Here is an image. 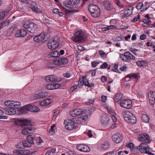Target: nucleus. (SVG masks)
I'll return each instance as SVG.
<instances>
[{
  "label": "nucleus",
  "instance_id": "53",
  "mask_svg": "<svg viewBox=\"0 0 155 155\" xmlns=\"http://www.w3.org/2000/svg\"><path fill=\"white\" fill-rule=\"evenodd\" d=\"M71 4L73 5L78 4L80 2V0H69Z\"/></svg>",
  "mask_w": 155,
  "mask_h": 155
},
{
  "label": "nucleus",
  "instance_id": "60",
  "mask_svg": "<svg viewBox=\"0 0 155 155\" xmlns=\"http://www.w3.org/2000/svg\"><path fill=\"white\" fill-rule=\"evenodd\" d=\"M117 152L116 151H112V152H109L105 155H116Z\"/></svg>",
  "mask_w": 155,
  "mask_h": 155
},
{
  "label": "nucleus",
  "instance_id": "16",
  "mask_svg": "<svg viewBox=\"0 0 155 155\" xmlns=\"http://www.w3.org/2000/svg\"><path fill=\"white\" fill-rule=\"evenodd\" d=\"M50 35L49 34H45V32H42L39 35V41L44 42L47 41L49 38Z\"/></svg>",
  "mask_w": 155,
  "mask_h": 155
},
{
  "label": "nucleus",
  "instance_id": "15",
  "mask_svg": "<svg viewBox=\"0 0 155 155\" xmlns=\"http://www.w3.org/2000/svg\"><path fill=\"white\" fill-rule=\"evenodd\" d=\"M109 118L107 114H104L101 116V122L104 126H107L109 122Z\"/></svg>",
  "mask_w": 155,
  "mask_h": 155
},
{
  "label": "nucleus",
  "instance_id": "45",
  "mask_svg": "<svg viewBox=\"0 0 155 155\" xmlns=\"http://www.w3.org/2000/svg\"><path fill=\"white\" fill-rule=\"evenodd\" d=\"M8 22L7 21H5L0 25V29H2L3 27L8 25Z\"/></svg>",
  "mask_w": 155,
  "mask_h": 155
},
{
  "label": "nucleus",
  "instance_id": "41",
  "mask_svg": "<svg viewBox=\"0 0 155 155\" xmlns=\"http://www.w3.org/2000/svg\"><path fill=\"white\" fill-rule=\"evenodd\" d=\"M137 76L136 74H133L132 75H128L125 77V79L126 81H128L130 79H132L133 78H137Z\"/></svg>",
  "mask_w": 155,
  "mask_h": 155
},
{
  "label": "nucleus",
  "instance_id": "33",
  "mask_svg": "<svg viewBox=\"0 0 155 155\" xmlns=\"http://www.w3.org/2000/svg\"><path fill=\"white\" fill-rule=\"evenodd\" d=\"M13 101H5L4 105L5 106L9 108L13 107Z\"/></svg>",
  "mask_w": 155,
  "mask_h": 155
},
{
  "label": "nucleus",
  "instance_id": "21",
  "mask_svg": "<svg viewBox=\"0 0 155 155\" xmlns=\"http://www.w3.org/2000/svg\"><path fill=\"white\" fill-rule=\"evenodd\" d=\"M16 110L13 107H10L7 109L6 111V113L10 115H13L16 113Z\"/></svg>",
  "mask_w": 155,
  "mask_h": 155
},
{
  "label": "nucleus",
  "instance_id": "46",
  "mask_svg": "<svg viewBox=\"0 0 155 155\" xmlns=\"http://www.w3.org/2000/svg\"><path fill=\"white\" fill-rule=\"evenodd\" d=\"M45 145V143L40 137H39V148L42 147Z\"/></svg>",
  "mask_w": 155,
  "mask_h": 155
},
{
  "label": "nucleus",
  "instance_id": "23",
  "mask_svg": "<svg viewBox=\"0 0 155 155\" xmlns=\"http://www.w3.org/2000/svg\"><path fill=\"white\" fill-rule=\"evenodd\" d=\"M132 116H133V115L130 111H127L124 112V120L126 121H127L128 120V119L129 118L132 117Z\"/></svg>",
  "mask_w": 155,
  "mask_h": 155
},
{
  "label": "nucleus",
  "instance_id": "10",
  "mask_svg": "<svg viewBox=\"0 0 155 155\" xmlns=\"http://www.w3.org/2000/svg\"><path fill=\"white\" fill-rule=\"evenodd\" d=\"M32 105L31 104H27L21 108V112L23 114H25L29 111H35L34 110H32Z\"/></svg>",
  "mask_w": 155,
  "mask_h": 155
},
{
  "label": "nucleus",
  "instance_id": "31",
  "mask_svg": "<svg viewBox=\"0 0 155 155\" xmlns=\"http://www.w3.org/2000/svg\"><path fill=\"white\" fill-rule=\"evenodd\" d=\"M141 21L144 23L143 25L144 27L147 26V25H150L151 23V21L148 18L143 19Z\"/></svg>",
  "mask_w": 155,
  "mask_h": 155
},
{
  "label": "nucleus",
  "instance_id": "11",
  "mask_svg": "<svg viewBox=\"0 0 155 155\" xmlns=\"http://www.w3.org/2000/svg\"><path fill=\"white\" fill-rule=\"evenodd\" d=\"M68 59L65 57L59 58L54 61V64L56 65L65 64L68 63Z\"/></svg>",
  "mask_w": 155,
  "mask_h": 155
},
{
  "label": "nucleus",
  "instance_id": "25",
  "mask_svg": "<svg viewBox=\"0 0 155 155\" xmlns=\"http://www.w3.org/2000/svg\"><path fill=\"white\" fill-rule=\"evenodd\" d=\"M99 8L96 5L92 4H91L88 8L89 10L91 13L95 11L99 10Z\"/></svg>",
  "mask_w": 155,
  "mask_h": 155
},
{
  "label": "nucleus",
  "instance_id": "40",
  "mask_svg": "<svg viewBox=\"0 0 155 155\" xmlns=\"http://www.w3.org/2000/svg\"><path fill=\"white\" fill-rule=\"evenodd\" d=\"M63 4L65 8H66L68 9L74 7L71 4H69L67 2H64L63 3Z\"/></svg>",
  "mask_w": 155,
  "mask_h": 155
},
{
  "label": "nucleus",
  "instance_id": "37",
  "mask_svg": "<svg viewBox=\"0 0 155 155\" xmlns=\"http://www.w3.org/2000/svg\"><path fill=\"white\" fill-rule=\"evenodd\" d=\"M146 63L144 61H139L136 62L137 65L140 67L145 65Z\"/></svg>",
  "mask_w": 155,
  "mask_h": 155
},
{
  "label": "nucleus",
  "instance_id": "62",
  "mask_svg": "<svg viewBox=\"0 0 155 155\" xmlns=\"http://www.w3.org/2000/svg\"><path fill=\"white\" fill-rule=\"evenodd\" d=\"M22 154L29 155L30 154V152L28 150H22Z\"/></svg>",
  "mask_w": 155,
  "mask_h": 155
},
{
  "label": "nucleus",
  "instance_id": "2",
  "mask_svg": "<svg viewBox=\"0 0 155 155\" xmlns=\"http://www.w3.org/2000/svg\"><path fill=\"white\" fill-rule=\"evenodd\" d=\"M60 42L59 38L57 36L50 39L48 43L47 46L48 49L53 50L58 47Z\"/></svg>",
  "mask_w": 155,
  "mask_h": 155
},
{
  "label": "nucleus",
  "instance_id": "39",
  "mask_svg": "<svg viewBox=\"0 0 155 155\" xmlns=\"http://www.w3.org/2000/svg\"><path fill=\"white\" fill-rule=\"evenodd\" d=\"M141 119L142 120L146 123H147L149 120V118L148 116L145 114H143L142 115Z\"/></svg>",
  "mask_w": 155,
  "mask_h": 155
},
{
  "label": "nucleus",
  "instance_id": "52",
  "mask_svg": "<svg viewBox=\"0 0 155 155\" xmlns=\"http://www.w3.org/2000/svg\"><path fill=\"white\" fill-rule=\"evenodd\" d=\"M54 87L53 84H48L46 86V88L50 90L54 89V87Z\"/></svg>",
  "mask_w": 155,
  "mask_h": 155
},
{
  "label": "nucleus",
  "instance_id": "35",
  "mask_svg": "<svg viewBox=\"0 0 155 155\" xmlns=\"http://www.w3.org/2000/svg\"><path fill=\"white\" fill-rule=\"evenodd\" d=\"M21 104L20 102L13 101V107L15 109L19 108L21 107Z\"/></svg>",
  "mask_w": 155,
  "mask_h": 155
},
{
  "label": "nucleus",
  "instance_id": "3",
  "mask_svg": "<svg viewBox=\"0 0 155 155\" xmlns=\"http://www.w3.org/2000/svg\"><path fill=\"white\" fill-rule=\"evenodd\" d=\"M139 141L145 143H149L151 142L149 136L147 133H143L140 134L138 136Z\"/></svg>",
  "mask_w": 155,
  "mask_h": 155
},
{
  "label": "nucleus",
  "instance_id": "14",
  "mask_svg": "<svg viewBox=\"0 0 155 155\" xmlns=\"http://www.w3.org/2000/svg\"><path fill=\"white\" fill-rule=\"evenodd\" d=\"M103 5L105 8L108 11H111L114 8L113 5L108 1H104L103 2Z\"/></svg>",
  "mask_w": 155,
  "mask_h": 155
},
{
  "label": "nucleus",
  "instance_id": "13",
  "mask_svg": "<svg viewBox=\"0 0 155 155\" xmlns=\"http://www.w3.org/2000/svg\"><path fill=\"white\" fill-rule=\"evenodd\" d=\"M77 149L79 151L88 152L90 151V149L89 147L85 145H79L77 146Z\"/></svg>",
  "mask_w": 155,
  "mask_h": 155
},
{
  "label": "nucleus",
  "instance_id": "42",
  "mask_svg": "<svg viewBox=\"0 0 155 155\" xmlns=\"http://www.w3.org/2000/svg\"><path fill=\"white\" fill-rule=\"evenodd\" d=\"M55 125H53L51 126V128L49 130V132L52 135L54 134L55 131Z\"/></svg>",
  "mask_w": 155,
  "mask_h": 155
},
{
  "label": "nucleus",
  "instance_id": "43",
  "mask_svg": "<svg viewBox=\"0 0 155 155\" xmlns=\"http://www.w3.org/2000/svg\"><path fill=\"white\" fill-rule=\"evenodd\" d=\"M31 8L34 11L37 12L38 11V8L37 5L35 3H33L31 5Z\"/></svg>",
  "mask_w": 155,
  "mask_h": 155
},
{
  "label": "nucleus",
  "instance_id": "9",
  "mask_svg": "<svg viewBox=\"0 0 155 155\" xmlns=\"http://www.w3.org/2000/svg\"><path fill=\"white\" fill-rule=\"evenodd\" d=\"M123 139L122 134L120 133H117L113 135L112 137L113 140L116 143L120 142Z\"/></svg>",
  "mask_w": 155,
  "mask_h": 155
},
{
  "label": "nucleus",
  "instance_id": "64",
  "mask_svg": "<svg viewBox=\"0 0 155 155\" xmlns=\"http://www.w3.org/2000/svg\"><path fill=\"white\" fill-rule=\"evenodd\" d=\"M120 59L123 60V61H124L126 58H127V57L124 55V54H120Z\"/></svg>",
  "mask_w": 155,
  "mask_h": 155
},
{
  "label": "nucleus",
  "instance_id": "49",
  "mask_svg": "<svg viewBox=\"0 0 155 155\" xmlns=\"http://www.w3.org/2000/svg\"><path fill=\"white\" fill-rule=\"evenodd\" d=\"M39 97L38 94H34L32 95L30 97V98L32 100L37 99Z\"/></svg>",
  "mask_w": 155,
  "mask_h": 155
},
{
  "label": "nucleus",
  "instance_id": "44",
  "mask_svg": "<svg viewBox=\"0 0 155 155\" xmlns=\"http://www.w3.org/2000/svg\"><path fill=\"white\" fill-rule=\"evenodd\" d=\"M13 153L17 155H22V150L16 149L13 151Z\"/></svg>",
  "mask_w": 155,
  "mask_h": 155
},
{
  "label": "nucleus",
  "instance_id": "47",
  "mask_svg": "<svg viewBox=\"0 0 155 155\" xmlns=\"http://www.w3.org/2000/svg\"><path fill=\"white\" fill-rule=\"evenodd\" d=\"M130 51L132 52L135 56L137 57H139V54H138L137 52L139 50L136 49L131 48L130 50Z\"/></svg>",
  "mask_w": 155,
  "mask_h": 155
},
{
  "label": "nucleus",
  "instance_id": "5",
  "mask_svg": "<svg viewBox=\"0 0 155 155\" xmlns=\"http://www.w3.org/2000/svg\"><path fill=\"white\" fill-rule=\"evenodd\" d=\"M65 128L69 130L76 129L77 127L76 123L70 120H66L64 121Z\"/></svg>",
  "mask_w": 155,
  "mask_h": 155
},
{
  "label": "nucleus",
  "instance_id": "20",
  "mask_svg": "<svg viewBox=\"0 0 155 155\" xmlns=\"http://www.w3.org/2000/svg\"><path fill=\"white\" fill-rule=\"evenodd\" d=\"M86 76H85L82 77L81 78H80L79 83L80 84H81L82 82H83V84H84L85 85L87 86L88 87H91V85L90 83L88 82V81L87 79H86Z\"/></svg>",
  "mask_w": 155,
  "mask_h": 155
},
{
  "label": "nucleus",
  "instance_id": "17",
  "mask_svg": "<svg viewBox=\"0 0 155 155\" xmlns=\"http://www.w3.org/2000/svg\"><path fill=\"white\" fill-rule=\"evenodd\" d=\"M27 33L25 30L21 29L17 31L15 36L18 38L22 37L25 36L27 35Z\"/></svg>",
  "mask_w": 155,
  "mask_h": 155
},
{
  "label": "nucleus",
  "instance_id": "30",
  "mask_svg": "<svg viewBox=\"0 0 155 155\" xmlns=\"http://www.w3.org/2000/svg\"><path fill=\"white\" fill-rule=\"evenodd\" d=\"M121 94L119 93H117L115 95L114 97V100L115 102H117L119 101L122 98Z\"/></svg>",
  "mask_w": 155,
  "mask_h": 155
},
{
  "label": "nucleus",
  "instance_id": "18",
  "mask_svg": "<svg viewBox=\"0 0 155 155\" xmlns=\"http://www.w3.org/2000/svg\"><path fill=\"white\" fill-rule=\"evenodd\" d=\"M148 97L151 104H153L155 103V92L150 91L148 94Z\"/></svg>",
  "mask_w": 155,
  "mask_h": 155
},
{
  "label": "nucleus",
  "instance_id": "19",
  "mask_svg": "<svg viewBox=\"0 0 155 155\" xmlns=\"http://www.w3.org/2000/svg\"><path fill=\"white\" fill-rule=\"evenodd\" d=\"M133 8L132 7H130L126 9L124 12V17H128L132 14Z\"/></svg>",
  "mask_w": 155,
  "mask_h": 155
},
{
  "label": "nucleus",
  "instance_id": "59",
  "mask_svg": "<svg viewBox=\"0 0 155 155\" xmlns=\"http://www.w3.org/2000/svg\"><path fill=\"white\" fill-rule=\"evenodd\" d=\"M74 152L72 151L68 150L66 151V155H74Z\"/></svg>",
  "mask_w": 155,
  "mask_h": 155
},
{
  "label": "nucleus",
  "instance_id": "28",
  "mask_svg": "<svg viewBox=\"0 0 155 155\" xmlns=\"http://www.w3.org/2000/svg\"><path fill=\"white\" fill-rule=\"evenodd\" d=\"M126 121L130 124H134L136 122V118L134 116H132V117L129 118L128 119V120L127 121Z\"/></svg>",
  "mask_w": 155,
  "mask_h": 155
},
{
  "label": "nucleus",
  "instance_id": "61",
  "mask_svg": "<svg viewBox=\"0 0 155 155\" xmlns=\"http://www.w3.org/2000/svg\"><path fill=\"white\" fill-rule=\"evenodd\" d=\"M99 54L101 55L102 58H104L106 56L105 53L103 51L100 50L99 51Z\"/></svg>",
  "mask_w": 155,
  "mask_h": 155
},
{
  "label": "nucleus",
  "instance_id": "58",
  "mask_svg": "<svg viewBox=\"0 0 155 155\" xmlns=\"http://www.w3.org/2000/svg\"><path fill=\"white\" fill-rule=\"evenodd\" d=\"M116 5L118 6L121 8H124V5L120 2L119 0H117L116 2Z\"/></svg>",
  "mask_w": 155,
  "mask_h": 155
},
{
  "label": "nucleus",
  "instance_id": "36",
  "mask_svg": "<svg viewBox=\"0 0 155 155\" xmlns=\"http://www.w3.org/2000/svg\"><path fill=\"white\" fill-rule=\"evenodd\" d=\"M27 139L28 142L30 143L31 145L34 144V138L31 135L28 136Z\"/></svg>",
  "mask_w": 155,
  "mask_h": 155
},
{
  "label": "nucleus",
  "instance_id": "7",
  "mask_svg": "<svg viewBox=\"0 0 155 155\" xmlns=\"http://www.w3.org/2000/svg\"><path fill=\"white\" fill-rule=\"evenodd\" d=\"M120 105L124 108L130 109L132 106V102L130 100L124 99L121 101Z\"/></svg>",
  "mask_w": 155,
  "mask_h": 155
},
{
  "label": "nucleus",
  "instance_id": "54",
  "mask_svg": "<svg viewBox=\"0 0 155 155\" xmlns=\"http://www.w3.org/2000/svg\"><path fill=\"white\" fill-rule=\"evenodd\" d=\"M3 112L0 109V119H6L7 118V117L5 116H2L3 114Z\"/></svg>",
  "mask_w": 155,
  "mask_h": 155
},
{
  "label": "nucleus",
  "instance_id": "1",
  "mask_svg": "<svg viewBox=\"0 0 155 155\" xmlns=\"http://www.w3.org/2000/svg\"><path fill=\"white\" fill-rule=\"evenodd\" d=\"M83 111L81 109H76L74 110L69 112L70 115L73 117H76L81 115L82 116L79 118V120L82 122L87 120L88 117V116L85 113L83 114Z\"/></svg>",
  "mask_w": 155,
  "mask_h": 155
},
{
  "label": "nucleus",
  "instance_id": "6",
  "mask_svg": "<svg viewBox=\"0 0 155 155\" xmlns=\"http://www.w3.org/2000/svg\"><path fill=\"white\" fill-rule=\"evenodd\" d=\"M23 26V27L27 29L29 32L32 33H35V31L36 25L34 23L27 22L25 23Z\"/></svg>",
  "mask_w": 155,
  "mask_h": 155
},
{
  "label": "nucleus",
  "instance_id": "50",
  "mask_svg": "<svg viewBox=\"0 0 155 155\" xmlns=\"http://www.w3.org/2000/svg\"><path fill=\"white\" fill-rule=\"evenodd\" d=\"M22 143L23 145V146L24 147H30L31 146V145L30 143H28V141H26L25 140L23 141H22Z\"/></svg>",
  "mask_w": 155,
  "mask_h": 155
},
{
  "label": "nucleus",
  "instance_id": "57",
  "mask_svg": "<svg viewBox=\"0 0 155 155\" xmlns=\"http://www.w3.org/2000/svg\"><path fill=\"white\" fill-rule=\"evenodd\" d=\"M143 6V4L142 2H140L136 5V8L137 9H140L142 8Z\"/></svg>",
  "mask_w": 155,
  "mask_h": 155
},
{
  "label": "nucleus",
  "instance_id": "24",
  "mask_svg": "<svg viewBox=\"0 0 155 155\" xmlns=\"http://www.w3.org/2000/svg\"><path fill=\"white\" fill-rule=\"evenodd\" d=\"M45 80L48 82H54L57 80L55 76L53 75L47 76L45 78Z\"/></svg>",
  "mask_w": 155,
  "mask_h": 155
},
{
  "label": "nucleus",
  "instance_id": "63",
  "mask_svg": "<svg viewBox=\"0 0 155 155\" xmlns=\"http://www.w3.org/2000/svg\"><path fill=\"white\" fill-rule=\"evenodd\" d=\"M130 150L131 151V153H136L137 152V150H138L137 148H134L133 147L132 149H130Z\"/></svg>",
  "mask_w": 155,
  "mask_h": 155
},
{
  "label": "nucleus",
  "instance_id": "48",
  "mask_svg": "<svg viewBox=\"0 0 155 155\" xmlns=\"http://www.w3.org/2000/svg\"><path fill=\"white\" fill-rule=\"evenodd\" d=\"M48 95V93L45 92H42L39 93V98H43Z\"/></svg>",
  "mask_w": 155,
  "mask_h": 155
},
{
  "label": "nucleus",
  "instance_id": "29",
  "mask_svg": "<svg viewBox=\"0 0 155 155\" xmlns=\"http://www.w3.org/2000/svg\"><path fill=\"white\" fill-rule=\"evenodd\" d=\"M21 125L23 126H28L30 123V121L27 119H24L21 120Z\"/></svg>",
  "mask_w": 155,
  "mask_h": 155
},
{
  "label": "nucleus",
  "instance_id": "27",
  "mask_svg": "<svg viewBox=\"0 0 155 155\" xmlns=\"http://www.w3.org/2000/svg\"><path fill=\"white\" fill-rule=\"evenodd\" d=\"M124 55L127 58H129L130 59L134 60L135 59L136 57L132 55L129 51L125 52L124 53Z\"/></svg>",
  "mask_w": 155,
  "mask_h": 155
},
{
  "label": "nucleus",
  "instance_id": "26",
  "mask_svg": "<svg viewBox=\"0 0 155 155\" xmlns=\"http://www.w3.org/2000/svg\"><path fill=\"white\" fill-rule=\"evenodd\" d=\"M109 144L107 142L102 143L100 146V147L102 150H107L109 148Z\"/></svg>",
  "mask_w": 155,
  "mask_h": 155
},
{
  "label": "nucleus",
  "instance_id": "38",
  "mask_svg": "<svg viewBox=\"0 0 155 155\" xmlns=\"http://www.w3.org/2000/svg\"><path fill=\"white\" fill-rule=\"evenodd\" d=\"M107 112L111 116L113 115H116V114L113 110L109 107H107Z\"/></svg>",
  "mask_w": 155,
  "mask_h": 155
},
{
  "label": "nucleus",
  "instance_id": "8",
  "mask_svg": "<svg viewBox=\"0 0 155 155\" xmlns=\"http://www.w3.org/2000/svg\"><path fill=\"white\" fill-rule=\"evenodd\" d=\"M36 130V128L33 127H26L23 129L22 133L24 135H28L35 132Z\"/></svg>",
  "mask_w": 155,
  "mask_h": 155
},
{
  "label": "nucleus",
  "instance_id": "51",
  "mask_svg": "<svg viewBox=\"0 0 155 155\" xmlns=\"http://www.w3.org/2000/svg\"><path fill=\"white\" fill-rule=\"evenodd\" d=\"M38 103L37 102H35L34 103V105H32V110H34L35 111H31V112H38V107L35 106V105H36V104Z\"/></svg>",
  "mask_w": 155,
  "mask_h": 155
},
{
  "label": "nucleus",
  "instance_id": "56",
  "mask_svg": "<svg viewBox=\"0 0 155 155\" xmlns=\"http://www.w3.org/2000/svg\"><path fill=\"white\" fill-rule=\"evenodd\" d=\"M108 65L107 62H104L100 66L101 68H107V69H109L110 68L109 67H108Z\"/></svg>",
  "mask_w": 155,
  "mask_h": 155
},
{
  "label": "nucleus",
  "instance_id": "32",
  "mask_svg": "<svg viewBox=\"0 0 155 155\" xmlns=\"http://www.w3.org/2000/svg\"><path fill=\"white\" fill-rule=\"evenodd\" d=\"M100 9L99 10H97L94 11L93 12H91V15L94 18H96L98 17L100 15Z\"/></svg>",
  "mask_w": 155,
  "mask_h": 155
},
{
  "label": "nucleus",
  "instance_id": "22",
  "mask_svg": "<svg viewBox=\"0 0 155 155\" xmlns=\"http://www.w3.org/2000/svg\"><path fill=\"white\" fill-rule=\"evenodd\" d=\"M52 101V99L51 98L46 99L40 102V104L42 106H48L51 104Z\"/></svg>",
  "mask_w": 155,
  "mask_h": 155
},
{
  "label": "nucleus",
  "instance_id": "4",
  "mask_svg": "<svg viewBox=\"0 0 155 155\" xmlns=\"http://www.w3.org/2000/svg\"><path fill=\"white\" fill-rule=\"evenodd\" d=\"M74 41L75 42H80L84 40L85 38L84 33L80 30L76 31L74 33Z\"/></svg>",
  "mask_w": 155,
  "mask_h": 155
},
{
  "label": "nucleus",
  "instance_id": "55",
  "mask_svg": "<svg viewBox=\"0 0 155 155\" xmlns=\"http://www.w3.org/2000/svg\"><path fill=\"white\" fill-rule=\"evenodd\" d=\"M7 13V12H0V19L2 20L5 17L6 13Z\"/></svg>",
  "mask_w": 155,
  "mask_h": 155
},
{
  "label": "nucleus",
  "instance_id": "12",
  "mask_svg": "<svg viewBox=\"0 0 155 155\" xmlns=\"http://www.w3.org/2000/svg\"><path fill=\"white\" fill-rule=\"evenodd\" d=\"M143 143H141L139 146L137 147V149L142 153H146L148 152L150 149L148 145L146 146H143Z\"/></svg>",
  "mask_w": 155,
  "mask_h": 155
},
{
  "label": "nucleus",
  "instance_id": "34",
  "mask_svg": "<svg viewBox=\"0 0 155 155\" xmlns=\"http://www.w3.org/2000/svg\"><path fill=\"white\" fill-rule=\"evenodd\" d=\"M60 55L58 51H55L52 52L50 54V56L52 57L56 58L59 57Z\"/></svg>",
  "mask_w": 155,
  "mask_h": 155
}]
</instances>
